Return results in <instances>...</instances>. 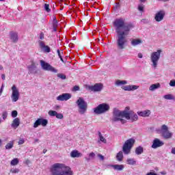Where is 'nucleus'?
<instances>
[{"label":"nucleus","mask_w":175,"mask_h":175,"mask_svg":"<svg viewBox=\"0 0 175 175\" xmlns=\"http://www.w3.org/2000/svg\"><path fill=\"white\" fill-rule=\"evenodd\" d=\"M2 146V139H0V147Z\"/></svg>","instance_id":"61"},{"label":"nucleus","mask_w":175,"mask_h":175,"mask_svg":"<svg viewBox=\"0 0 175 175\" xmlns=\"http://www.w3.org/2000/svg\"><path fill=\"white\" fill-rule=\"evenodd\" d=\"M18 113L17 112V111L14 110L12 111L11 116L12 118H16V117H17Z\"/></svg>","instance_id":"38"},{"label":"nucleus","mask_w":175,"mask_h":175,"mask_svg":"<svg viewBox=\"0 0 175 175\" xmlns=\"http://www.w3.org/2000/svg\"><path fill=\"white\" fill-rule=\"evenodd\" d=\"M160 133H161L164 139H171L172 136H173V133L169 131V128H167V126H166V124H163L161 126Z\"/></svg>","instance_id":"9"},{"label":"nucleus","mask_w":175,"mask_h":175,"mask_svg":"<svg viewBox=\"0 0 175 175\" xmlns=\"http://www.w3.org/2000/svg\"><path fill=\"white\" fill-rule=\"evenodd\" d=\"M51 175H73V172L69 166L64 163H55L51 167Z\"/></svg>","instance_id":"3"},{"label":"nucleus","mask_w":175,"mask_h":175,"mask_svg":"<svg viewBox=\"0 0 175 175\" xmlns=\"http://www.w3.org/2000/svg\"><path fill=\"white\" fill-rule=\"evenodd\" d=\"M165 18V11L161 10L154 15V20L157 23H161Z\"/></svg>","instance_id":"13"},{"label":"nucleus","mask_w":175,"mask_h":175,"mask_svg":"<svg viewBox=\"0 0 175 175\" xmlns=\"http://www.w3.org/2000/svg\"><path fill=\"white\" fill-rule=\"evenodd\" d=\"M170 87H175V80L174 79L170 81Z\"/></svg>","instance_id":"44"},{"label":"nucleus","mask_w":175,"mask_h":175,"mask_svg":"<svg viewBox=\"0 0 175 175\" xmlns=\"http://www.w3.org/2000/svg\"><path fill=\"white\" fill-rule=\"evenodd\" d=\"M135 154L137 155H141V154H143V147L138 146L135 149Z\"/></svg>","instance_id":"30"},{"label":"nucleus","mask_w":175,"mask_h":175,"mask_svg":"<svg viewBox=\"0 0 175 175\" xmlns=\"http://www.w3.org/2000/svg\"><path fill=\"white\" fill-rule=\"evenodd\" d=\"M11 90L12 91L11 94V99L12 102H17V100L20 99V92H18L17 86H16V85H13L11 88Z\"/></svg>","instance_id":"10"},{"label":"nucleus","mask_w":175,"mask_h":175,"mask_svg":"<svg viewBox=\"0 0 175 175\" xmlns=\"http://www.w3.org/2000/svg\"><path fill=\"white\" fill-rule=\"evenodd\" d=\"M56 118H58L59 120H62V118H64V115H62V113H57Z\"/></svg>","instance_id":"39"},{"label":"nucleus","mask_w":175,"mask_h":175,"mask_svg":"<svg viewBox=\"0 0 175 175\" xmlns=\"http://www.w3.org/2000/svg\"><path fill=\"white\" fill-rule=\"evenodd\" d=\"M3 88H5V85L3 83L0 89V96L2 95V92H3Z\"/></svg>","instance_id":"47"},{"label":"nucleus","mask_w":175,"mask_h":175,"mask_svg":"<svg viewBox=\"0 0 175 175\" xmlns=\"http://www.w3.org/2000/svg\"><path fill=\"white\" fill-rule=\"evenodd\" d=\"M2 118H3V120H6V118H8V111L3 112Z\"/></svg>","instance_id":"40"},{"label":"nucleus","mask_w":175,"mask_h":175,"mask_svg":"<svg viewBox=\"0 0 175 175\" xmlns=\"http://www.w3.org/2000/svg\"><path fill=\"white\" fill-rule=\"evenodd\" d=\"M57 54L59 57L60 58V60L64 62V59L62 58V55L61 54V51L59 50H57Z\"/></svg>","instance_id":"42"},{"label":"nucleus","mask_w":175,"mask_h":175,"mask_svg":"<svg viewBox=\"0 0 175 175\" xmlns=\"http://www.w3.org/2000/svg\"><path fill=\"white\" fill-rule=\"evenodd\" d=\"M0 70H3V66L2 65H0Z\"/></svg>","instance_id":"58"},{"label":"nucleus","mask_w":175,"mask_h":175,"mask_svg":"<svg viewBox=\"0 0 175 175\" xmlns=\"http://www.w3.org/2000/svg\"><path fill=\"white\" fill-rule=\"evenodd\" d=\"M138 10H139V12H144V6L143 5V4H140L139 5H138Z\"/></svg>","instance_id":"41"},{"label":"nucleus","mask_w":175,"mask_h":175,"mask_svg":"<svg viewBox=\"0 0 175 175\" xmlns=\"http://www.w3.org/2000/svg\"><path fill=\"white\" fill-rule=\"evenodd\" d=\"M142 23H143L144 24H148V23H150V20L147 19V18H144L142 21Z\"/></svg>","instance_id":"43"},{"label":"nucleus","mask_w":175,"mask_h":175,"mask_svg":"<svg viewBox=\"0 0 175 175\" xmlns=\"http://www.w3.org/2000/svg\"><path fill=\"white\" fill-rule=\"evenodd\" d=\"M168 1H170V0H164V2H167Z\"/></svg>","instance_id":"62"},{"label":"nucleus","mask_w":175,"mask_h":175,"mask_svg":"<svg viewBox=\"0 0 175 175\" xmlns=\"http://www.w3.org/2000/svg\"><path fill=\"white\" fill-rule=\"evenodd\" d=\"M36 142H39V139H36Z\"/></svg>","instance_id":"63"},{"label":"nucleus","mask_w":175,"mask_h":175,"mask_svg":"<svg viewBox=\"0 0 175 175\" xmlns=\"http://www.w3.org/2000/svg\"><path fill=\"white\" fill-rule=\"evenodd\" d=\"M95 158V153L94 152L89 154V158L85 157L86 161H90V159H94Z\"/></svg>","instance_id":"34"},{"label":"nucleus","mask_w":175,"mask_h":175,"mask_svg":"<svg viewBox=\"0 0 175 175\" xmlns=\"http://www.w3.org/2000/svg\"><path fill=\"white\" fill-rule=\"evenodd\" d=\"M57 113V111H52V110H51V111H49L48 112L49 116H50L51 117H56Z\"/></svg>","instance_id":"36"},{"label":"nucleus","mask_w":175,"mask_h":175,"mask_svg":"<svg viewBox=\"0 0 175 175\" xmlns=\"http://www.w3.org/2000/svg\"><path fill=\"white\" fill-rule=\"evenodd\" d=\"M171 152H172V154H174V155H175V148H172Z\"/></svg>","instance_id":"54"},{"label":"nucleus","mask_w":175,"mask_h":175,"mask_svg":"<svg viewBox=\"0 0 175 175\" xmlns=\"http://www.w3.org/2000/svg\"><path fill=\"white\" fill-rule=\"evenodd\" d=\"M158 88H161V83H154V84H152L150 87H149V91H155V90H158Z\"/></svg>","instance_id":"22"},{"label":"nucleus","mask_w":175,"mask_h":175,"mask_svg":"<svg viewBox=\"0 0 175 175\" xmlns=\"http://www.w3.org/2000/svg\"><path fill=\"white\" fill-rule=\"evenodd\" d=\"M28 69L30 73H33V70L36 69V66H35V64L32 63L31 66H28Z\"/></svg>","instance_id":"32"},{"label":"nucleus","mask_w":175,"mask_h":175,"mask_svg":"<svg viewBox=\"0 0 175 175\" xmlns=\"http://www.w3.org/2000/svg\"><path fill=\"white\" fill-rule=\"evenodd\" d=\"M116 159H117V161H118L119 162H121V161H122V159H124V154L122 153V151H120L117 154Z\"/></svg>","instance_id":"27"},{"label":"nucleus","mask_w":175,"mask_h":175,"mask_svg":"<svg viewBox=\"0 0 175 175\" xmlns=\"http://www.w3.org/2000/svg\"><path fill=\"white\" fill-rule=\"evenodd\" d=\"M10 36L11 40H12L14 43H17V42L18 41V33L17 32L11 31L10 33Z\"/></svg>","instance_id":"18"},{"label":"nucleus","mask_w":175,"mask_h":175,"mask_svg":"<svg viewBox=\"0 0 175 175\" xmlns=\"http://www.w3.org/2000/svg\"><path fill=\"white\" fill-rule=\"evenodd\" d=\"M38 44L40 46V49H41V50H42L44 53H50V51H51L50 46L46 45V44H44V42L39 40Z\"/></svg>","instance_id":"14"},{"label":"nucleus","mask_w":175,"mask_h":175,"mask_svg":"<svg viewBox=\"0 0 175 175\" xmlns=\"http://www.w3.org/2000/svg\"><path fill=\"white\" fill-rule=\"evenodd\" d=\"M135 139L130 138L127 139L122 147V151L125 155H128L129 154H131V150H132V147H133V145L135 144Z\"/></svg>","instance_id":"6"},{"label":"nucleus","mask_w":175,"mask_h":175,"mask_svg":"<svg viewBox=\"0 0 175 175\" xmlns=\"http://www.w3.org/2000/svg\"><path fill=\"white\" fill-rule=\"evenodd\" d=\"M24 143H25V141L23 139H21L18 142L19 145L24 144Z\"/></svg>","instance_id":"49"},{"label":"nucleus","mask_w":175,"mask_h":175,"mask_svg":"<svg viewBox=\"0 0 175 175\" xmlns=\"http://www.w3.org/2000/svg\"><path fill=\"white\" fill-rule=\"evenodd\" d=\"M137 114L138 116H139V117H150V114H151V111L146 109L145 111H138Z\"/></svg>","instance_id":"20"},{"label":"nucleus","mask_w":175,"mask_h":175,"mask_svg":"<svg viewBox=\"0 0 175 175\" xmlns=\"http://www.w3.org/2000/svg\"><path fill=\"white\" fill-rule=\"evenodd\" d=\"M74 90L75 91H79V90H80V88L79 86H75Z\"/></svg>","instance_id":"51"},{"label":"nucleus","mask_w":175,"mask_h":175,"mask_svg":"<svg viewBox=\"0 0 175 175\" xmlns=\"http://www.w3.org/2000/svg\"><path fill=\"white\" fill-rule=\"evenodd\" d=\"M18 172H20V170L17 168H15L14 170H11V173H13V174L18 173Z\"/></svg>","instance_id":"45"},{"label":"nucleus","mask_w":175,"mask_h":175,"mask_svg":"<svg viewBox=\"0 0 175 175\" xmlns=\"http://www.w3.org/2000/svg\"><path fill=\"white\" fill-rule=\"evenodd\" d=\"M161 174L166 175V172L165 171H163V172H161Z\"/></svg>","instance_id":"56"},{"label":"nucleus","mask_w":175,"mask_h":175,"mask_svg":"<svg viewBox=\"0 0 175 175\" xmlns=\"http://www.w3.org/2000/svg\"><path fill=\"white\" fill-rule=\"evenodd\" d=\"M1 79H2V80H5V74L1 75Z\"/></svg>","instance_id":"55"},{"label":"nucleus","mask_w":175,"mask_h":175,"mask_svg":"<svg viewBox=\"0 0 175 175\" xmlns=\"http://www.w3.org/2000/svg\"><path fill=\"white\" fill-rule=\"evenodd\" d=\"M14 144V143L13 142V141L10 142V143H8L5 145V150H10V149L13 148Z\"/></svg>","instance_id":"33"},{"label":"nucleus","mask_w":175,"mask_h":175,"mask_svg":"<svg viewBox=\"0 0 175 175\" xmlns=\"http://www.w3.org/2000/svg\"><path fill=\"white\" fill-rule=\"evenodd\" d=\"M98 137H99V141L101 142L102 143H104V144L107 143V140H106L105 137L102 135V133L98 132Z\"/></svg>","instance_id":"28"},{"label":"nucleus","mask_w":175,"mask_h":175,"mask_svg":"<svg viewBox=\"0 0 175 175\" xmlns=\"http://www.w3.org/2000/svg\"><path fill=\"white\" fill-rule=\"evenodd\" d=\"M18 126H20V119L16 118L12 121V127L16 129V128H18Z\"/></svg>","instance_id":"21"},{"label":"nucleus","mask_w":175,"mask_h":175,"mask_svg":"<svg viewBox=\"0 0 175 175\" xmlns=\"http://www.w3.org/2000/svg\"><path fill=\"white\" fill-rule=\"evenodd\" d=\"M115 84L118 87H120V85H125V84H128V82L126 81H121L120 79H118L115 82Z\"/></svg>","instance_id":"25"},{"label":"nucleus","mask_w":175,"mask_h":175,"mask_svg":"<svg viewBox=\"0 0 175 175\" xmlns=\"http://www.w3.org/2000/svg\"><path fill=\"white\" fill-rule=\"evenodd\" d=\"M138 58H143V54L142 53H138Z\"/></svg>","instance_id":"53"},{"label":"nucleus","mask_w":175,"mask_h":175,"mask_svg":"<svg viewBox=\"0 0 175 175\" xmlns=\"http://www.w3.org/2000/svg\"><path fill=\"white\" fill-rule=\"evenodd\" d=\"M107 167H113L114 170H118V172H121L122 170H124V165H108Z\"/></svg>","instance_id":"19"},{"label":"nucleus","mask_w":175,"mask_h":175,"mask_svg":"<svg viewBox=\"0 0 175 175\" xmlns=\"http://www.w3.org/2000/svg\"><path fill=\"white\" fill-rule=\"evenodd\" d=\"M46 152H47V150L44 149V150H43V153H44V154H46Z\"/></svg>","instance_id":"59"},{"label":"nucleus","mask_w":175,"mask_h":175,"mask_svg":"<svg viewBox=\"0 0 175 175\" xmlns=\"http://www.w3.org/2000/svg\"><path fill=\"white\" fill-rule=\"evenodd\" d=\"M57 77H59V79H62V80H65L66 79V75L59 73L57 74Z\"/></svg>","instance_id":"37"},{"label":"nucleus","mask_w":175,"mask_h":175,"mask_svg":"<svg viewBox=\"0 0 175 175\" xmlns=\"http://www.w3.org/2000/svg\"><path fill=\"white\" fill-rule=\"evenodd\" d=\"M76 105L78 107L79 113L85 114V113L87 111V109H88V104L84 100V98L79 97V98L76 101Z\"/></svg>","instance_id":"4"},{"label":"nucleus","mask_w":175,"mask_h":175,"mask_svg":"<svg viewBox=\"0 0 175 175\" xmlns=\"http://www.w3.org/2000/svg\"><path fill=\"white\" fill-rule=\"evenodd\" d=\"M44 10L47 12V13H50L51 12V9H50V5L45 3L44 6Z\"/></svg>","instance_id":"35"},{"label":"nucleus","mask_w":175,"mask_h":175,"mask_svg":"<svg viewBox=\"0 0 175 175\" xmlns=\"http://www.w3.org/2000/svg\"><path fill=\"white\" fill-rule=\"evenodd\" d=\"M53 27H58V22L57 21H53Z\"/></svg>","instance_id":"50"},{"label":"nucleus","mask_w":175,"mask_h":175,"mask_svg":"<svg viewBox=\"0 0 175 175\" xmlns=\"http://www.w3.org/2000/svg\"><path fill=\"white\" fill-rule=\"evenodd\" d=\"M127 165H131V166H134V165H136V160L135 159L129 158L126 160Z\"/></svg>","instance_id":"26"},{"label":"nucleus","mask_w":175,"mask_h":175,"mask_svg":"<svg viewBox=\"0 0 175 175\" xmlns=\"http://www.w3.org/2000/svg\"><path fill=\"white\" fill-rule=\"evenodd\" d=\"M39 38H40V40H43V39H44V33H40Z\"/></svg>","instance_id":"48"},{"label":"nucleus","mask_w":175,"mask_h":175,"mask_svg":"<svg viewBox=\"0 0 175 175\" xmlns=\"http://www.w3.org/2000/svg\"><path fill=\"white\" fill-rule=\"evenodd\" d=\"M165 144L163 142L161 141L159 139L156 138L153 140L152 144V148L156 149L159 148V147H162Z\"/></svg>","instance_id":"15"},{"label":"nucleus","mask_w":175,"mask_h":175,"mask_svg":"<svg viewBox=\"0 0 175 175\" xmlns=\"http://www.w3.org/2000/svg\"><path fill=\"white\" fill-rule=\"evenodd\" d=\"M47 124H49V120L47 119L38 118L33 124V128H38L39 125H42V126H47Z\"/></svg>","instance_id":"12"},{"label":"nucleus","mask_w":175,"mask_h":175,"mask_svg":"<svg viewBox=\"0 0 175 175\" xmlns=\"http://www.w3.org/2000/svg\"><path fill=\"white\" fill-rule=\"evenodd\" d=\"M126 120H131V121H137L139 116L136 113H132V112H128L126 111H120L118 108H114L113 111L112 121L113 122H118L120 121L121 124H126Z\"/></svg>","instance_id":"2"},{"label":"nucleus","mask_w":175,"mask_h":175,"mask_svg":"<svg viewBox=\"0 0 175 175\" xmlns=\"http://www.w3.org/2000/svg\"><path fill=\"white\" fill-rule=\"evenodd\" d=\"M110 110V105L109 104L103 103L98 105L94 109V114H103L105 113H107V111H109Z\"/></svg>","instance_id":"7"},{"label":"nucleus","mask_w":175,"mask_h":175,"mask_svg":"<svg viewBox=\"0 0 175 175\" xmlns=\"http://www.w3.org/2000/svg\"><path fill=\"white\" fill-rule=\"evenodd\" d=\"M72 98V95L69 93H64L57 97V100L64 102V100H69Z\"/></svg>","instance_id":"16"},{"label":"nucleus","mask_w":175,"mask_h":175,"mask_svg":"<svg viewBox=\"0 0 175 175\" xmlns=\"http://www.w3.org/2000/svg\"><path fill=\"white\" fill-rule=\"evenodd\" d=\"M140 1V2H142V3H144V2H146V1H147V0H139Z\"/></svg>","instance_id":"60"},{"label":"nucleus","mask_w":175,"mask_h":175,"mask_svg":"<svg viewBox=\"0 0 175 175\" xmlns=\"http://www.w3.org/2000/svg\"><path fill=\"white\" fill-rule=\"evenodd\" d=\"M40 65L43 70H47L48 72H52L53 73H58V70L43 60H40Z\"/></svg>","instance_id":"8"},{"label":"nucleus","mask_w":175,"mask_h":175,"mask_svg":"<svg viewBox=\"0 0 175 175\" xmlns=\"http://www.w3.org/2000/svg\"><path fill=\"white\" fill-rule=\"evenodd\" d=\"M53 27L54 32H57V27L53 26Z\"/></svg>","instance_id":"57"},{"label":"nucleus","mask_w":175,"mask_h":175,"mask_svg":"<svg viewBox=\"0 0 175 175\" xmlns=\"http://www.w3.org/2000/svg\"><path fill=\"white\" fill-rule=\"evenodd\" d=\"M122 88L124 91H136V90L139 88V86L136 85H129L122 86Z\"/></svg>","instance_id":"17"},{"label":"nucleus","mask_w":175,"mask_h":175,"mask_svg":"<svg viewBox=\"0 0 175 175\" xmlns=\"http://www.w3.org/2000/svg\"><path fill=\"white\" fill-rule=\"evenodd\" d=\"M1 1V2H2V1H5V0H0Z\"/></svg>","instance_id":"64"},{"label":"nucleus","mask_w":175,"mask_h":175,"mask_svg":"<svg viewBox=\"0 0 175 175\" xmlns=\"http://www.w3.org/2000/svg\"><path fill=\"white\" fill-rule=\"evenodd\" d=\"M88 90L92 91L93 92H100L103 90V84L96 83L94 85H89Z\"/></svg>","instance_id":"11"},{"label":"nucleus","mask_w":175,"mask_h":175,"mask_svg":"<svg viewBox=\"0 0 175 175\" xmlns=\"http://www.w3.org/2000/svg\"><path fill=\"white\" fill-rule=\"evenodd\" d=\"M131 46H138V44H142L143 43V41H142L141 39H133L131 40Z\"/></svg>","instance_id":"24"},{"label":"nucleus","mask_w":175,"mask_h":175,"mask_svg":"<svg viewBox=\"0 0 175 175\" xmlns=\"http://www.w3.org/2000/svg\"><path fill=\"white\" fill-rule=\"evenodd\" d=\"M113 26L117 33L116 46L118 50H124L128 43L126 38L133 28L132 23H125V19L117 18L113 22Z\"/></svg>","instance_id":"1"},{"label":"nucleus","mask_w":175,"mask_h":175,"mask_svg":"<svg viewBox=\"0 0 175 175\" xmlns=\"http://www.w3.org/2000/svg\"><path fill=\"white\" fill-rule=\"evenodd\" d=\"M19 160L18 158H15L12 159L10 162L11 166H16V165H18Z\"/></svg>","instance_id":"31"},{"label":"nucleus","mask_w":175,"mask_h":175,"mask_svg":"<svg viewBox=\"0 0 175 175\" xmlns=\"http://www.w3.org/2000/svg\"><path fill=\"white\" fill-rule=\"evenodd\" d=\"M163 98L166 100H174V96L173 94H165L163 96Z\"/></svg>","instance_id":"29"},{"label":"nucleus","mask_w":175,"mask_h":175,"mask_svg":"<svg viewBox=\"0 0 175 175\" xmlns=\"http://www.w3.org/2000/svg\"><path fill=\"white\" fill-rule=\"evenodd\" d=\"M161 53L162 51L158 49L157 51H154L150 54V62H152V66L154 69H157V66H158V62L161 59Z\"/></svg>","instance_id":"5"},{"label":"nucleus","mask_w":175,"mask_h":175,"mask_svg":"<svg viewBox=\"0 0 175 175\" xmlns=\"http://www.w3.org/2000/svg\"><path fill=\"white\" fill-rule=\"evenodd\" d=\"M81 153L79 152V151L75 150H72L71 152H70V157L72 158H80V157H81Z\"/></svg>","instance_id":"23"},{"label":"nucleus","mask_w":175,"mask_h":175,"mask_svg":"<svg viewBox=\"0 0 175 175\" xmlns=\"http://www.w3.org/2000/svg\"><path fill=\"white\" fill-rule=\"evenodd\" d=\"M97 157H99V159H100V161H105V157H104L103 155H102V154H98L97 155Z\"/></svg>","instance_id":"46"},{"label":"nucleus","mask_w":175,"mask_h":175,"mask_svg":"<svg viewBox=\"0 0 175 175\" xmlns=\"http://www.w3.org/2000/svg\"><path fill=\"white\" fill-rule=\"evenodd\" d=\"M118 8H120V3H117L116 6L114 7V9H118Z\"/></svg>","instance_id":"52"}]
</instances>
